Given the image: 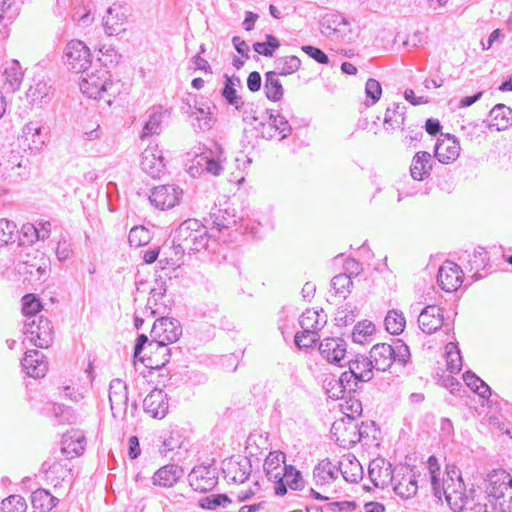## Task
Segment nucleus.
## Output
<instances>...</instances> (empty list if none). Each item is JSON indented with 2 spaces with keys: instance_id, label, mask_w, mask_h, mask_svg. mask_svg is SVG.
Listing matches in <instances>:
<instances>
[{
  "instance_id": "4c0bfd02",
  "label": "nucleus",
  "mask_w": 512,
  "mask_h": 512,
  "mask_svg": "<svg viewBox=\"0 0 512 512\" xmlns=\"http://www.w3.org/2000/svg\"><path fill=\"white\" fill-rule=\"evenodd\" d=\"M58 503V499L45 489H37L31 495L34 512H49Z\"/></svg>"
},
{
  "instance_id": "864d4df0",
  "label": "nucleus",
  "mask_w": 512,
  "mask_h": 512,
  "mask_svg": "<svg viewBox=\"0 0 512 512\" xmlns=\"http://www.w3.org/2000/svg\"><path fill=\"white\" fill-rule=\"evenodd\" d=\"M445 355H446L447 369L453 374L460 372L461 368H462V358H461L460 350L455 343L449 342L446 345Z\"/></svg>"
},
{
  "instance_id": "a211bd4d",
  "label": "nucleus",
  "mask_w": 512,
  "mask_h": 512,
  "mask_svg": "<svg viewBox=\"0 0 512 512\" xmlns=\"http://www.w3.org/2000/svg\"><path fill=\"white\" fill-rule=\"evenodd\" d=\"M127 14L123 7H109L102 18L104 32L108 36H117L126 31Z\"/></svg>"
},
{
  "instance_id": "f3484780",
  "label": "nucleus",
  "mask_w": 512,
  "mask_h": 512,
  "mask_svg": "<svg viewBox=\"0 0 512 512\" xmlns=\"http://www.w3.org/2000/svg\"><path fill=\"white\" fill-rule=\"evenodd\" d=\"M20 140L32 152H40L47 141V133L38 121H29L22 127Z\"/></svg>"
},
{
  "instance_id": "5701e85b",
  "label": "nucleus",
  "mask_w": 512,
  "mask_h": 512,
  "mask_svg": "<svg viewBox=\"0 0 512 512\" xmlns=\"http://www.w3.org/2000/svg\"><path fill=\"white\" fill-rule=\"evenodd\" d=\"M442 309L437 305L426 306L418 317L419 328L426 334L435 333L443 326Z\"/></svg>"
},
{
  "instance_id": "e2e57ef3",
  "label": "nucleus",
  "mask_w": 512,
  "mask_h": 512,
  "mask_svg": "<svg viewBox=\"0 0 512 512\" xmlns=\"http://www.w3.org/2000/svg\"><path fill=\"white\" fill-rule=\"evenodd\" d=\"M41 309L40 301L33 295L28 294L22 298V310L26 319L28 317L39 316L37 313Z\"/></svg>"
},
{
  "instance_id": "680f3d73",
  "label": "nucleus",
  "mask_w": 512,
  "mask_h": 512,
  "mask_svg": "<svg viewBox=\"0 0 512 512\" xmlns=\"http://www.w3.org/2000/svg\"><path fill=\"white\" fill-rule=\"evenodd\" d=\"M390 345L394 350L392 351L394 362L397 361L400 364L405 365L410 358L409 347L400 339L395 340L393 344Z\"/></svg>"
},
{
  "instance_id": "79ce46f5",
  "label": "nucleus",
  "mask_w": 512,
  "mask_h": 512,
  "mask_svg": "<svg viewBox=\"0 0 512 512\" xmlns=\"http://www.w3.org/2000/svg\"><path fill=\"white\" fill-rule=\"evenodd\" d=\"M385 329L391 335L401 334L406 326V318L402 311L391 309L387 312L384 319Z\"/></svg>"
},
{
  "instance_id": "774afa93",
  "label": "nucleus",
  "mask_w": 512,
  "mask_h": 512,
  "mask_svg": "<svg viewBox=\"0 0 512 512\" xmlns=\"http://www.w3.org/2000/svg\"><path fill=\"white\" fill-rule=\"evenodd\" d=\"M302 50L311 58H313L316 62L320 64H328L329 58L328 56L319 48L305 45L302 46Z\"/></svg>"
},
{
  "instance_id": "c756f323",
  "label": "nucleus",
  "mask_w": 512,
  "mask_h": 512,
  "mask_svg": "<svg viewBox=\"0 0 512 512\" xmlns=\"http://www.w3.org/2000/svg\"><path fill=\"white\" fill-rule=\"evenodd\" d=\"M512 125V109L504 104L495 105L489 113L488 127L503 131Z\"/></svg>"
},
{
  "instance_id": "c85d7f7f",
  "label": "nucleus",
  "mask_w": 512,
  "mask_h": 512,
  "mask_svg": "<svg viewBox=\"0 0 512 512\" xmlns=\"http://www.w3.org/2000/svg\"><path fill=\"white\" fill-rule=\"evenodd\" d=\"M390 344L378 343L374 345L370 351V360L375 369L379 371H386L391 367L394 362Z\"/></svg>"
},
{
  "instance_id": "cd10ccee",
  "label": "nucleus",
  "mask_w": 512,
  "mask_h": 512,
  "mask_svg": "<svg viewBox=\"0 0 512 512\" xmlns=\"http://www.w3.org/2000/svg\"><path fill=\"white\" fill-rule=\"evenodd\" d=\"M432 170V157L426 151L417 152L411 162L410 174L414 180L422 181L430 176Z\"/></svg>"
},
{
  "instance_id": "e433bc0d",
  "label": "nucleus",
  "mask_w": 512,
  "mask_h": 512,
  "mask_svg": "<svg viewBox=\"0 0 512 512\" xmlns=\"http://www.w3.org/2000/svg\"><path fill=\"white\" fill-rule=\"evenodd\" d=\"M349 369L355 375V384L360 382H368L373 378L374 366L370 358L360 356L353 361H349Z\"/></svg>"
},
{
  "instance_id": "7c9ffc66",
  "label": "nucleus",
  "mask_w": 512,
  "mask_h": 512,
  "mask_svg": "<svg viewBox=\"0 0 512 512\" xmlns=\"http://www.w3.org/2000/svg\"><path fill=\"white\" fill-rule=\"evenodd\" d=\"M17 0H0V36L6 38L9 35V26L19 14Z\"/></svg>"
},
{
  "instance_id": "2f4dec72",
  "label": "nucleus",
  "mask_w": 512,
  "mask_h": 512,
  "mask_svg": "<svg viewBox=\"0 0 512 512\" xmlns=\"http://www.w3.org/2000/svg\"><path fill=\"white\" fill-rule=\"evenodd\" d=\"M183 475V469L175 464H169L158 469L153 477V484L161 487H172Z\"/></svg>"
},
{
  "instance_id": "69168bd1",
  "label": "nucleus",
  "mask_w": 512,
  "mask_h": 512,
  "mask_svg": "<svg viewBox=\"0 0 512 512\" xmlns=\"http://www.w3.org/2000/svg\"><path fill=\"white\" fill-rule=\"evenodd\" d=\"M346 389L343 387L341 382L337 379H333L327 382L326 392L329 398L340 399L344 397Z\"/></svg>"
},
{
  "instance_id": "412c9836",
  "label": "nucleus",
  "mask_w": 512,
  "mask_h": 512,
  "mask_svg": "<svg viewBox=\"0 0 512 512\" xmlns=\"http://www.w3.org/2000/svg\"><path fill=\"white\" fill-rule=\"evenodd\" d=\"M346 342L341 338L328 337L319 344V352L323 359L329 363L342 366L341 361L346 355Z\"/></svg>"
},
{
  "instance_id": "f257e3e1",
  "label": "nucleus",
  "mask_w": 512,
  "mask_h": 512,
  "mask_svg": "<svg viewBox=\"0 0 512 512\" xmlns=\"http://www.w3.org/2000/svg\"><path fill=\"white\" fill-rule=\"evenodd\" d=\"M181 335L182 327L177 319L161 317L154 322L150 331L149 349H155L156 354L161 355V360H154L152 357V367H164L169 362L171 350L168 345L176 342Z\"/></svg>"
},
{
  "instance_id": "5fc2aeb1",
  "label": "nucleus",
  "mask_w": 512,
  "mask_h": 512,
  "mask_svg": "<svg viewBox=\"0 0 512 512\" xmlns=\"http://www.w3.org/2000/svg\"><path fill=\"white\" fill-rule=\"evenodd\" d=\"M17 233V226L13 221L0 218V247L13 244Z\"/></svg>"
},
{
  "instance_id": "13d9d810",
  "label": "nucleus",
  "mask_w": 512,
  "mask_h": 512,
  "mask_svg": "<svg viewBox=\"0 0 512 512\" xmlns=\"http://www.w3.org/2000/svg\"><path fill=\"white\" fill-rule=\"evenodd\" d=\"M27 504L20 495H10L1 503V512H26Z\"/></svg>"
},
{
  "instance_id": "dca6fc26",
  "label": "nucleus",
  "mask_w": 512,
  "mask_h": 512,
  "mask_svg": "<svg viewBox=\"0 0 512 512\" xmlns=\"http://www.w3.org/2000/svg\"><path fill=\"white\" fill-rule=\"evenodd\" d=\"M437 281L442 290L454 292L463 282V272L459 265L446 261L439 268Z\"/></svg>"
},
{
  "instance_id": "2eb2a0df",
  "label": "nucleus",
  "mask_w": 512,
  "mask_h": 512,
  "mask_svg": "<svg viewBox=\"0 0 512 512\" xmlns=\"http://www.w3.org/2000/svg\"><path fill=\"white\" fill-rule=\"evenodd\" d=\"M141 169L152 178H158L164 172L163 153L157 144H149L141 154Z\"/></svg>"
},
{
  "instance_id": "ddd939ff",
  "label": "nucleus",
  "mask_w": 512,
  "mask_h": 512,
  "mask_svg": "<svg viewBox=\"0 0 512 512\" xmlns=\"http://www.w3.org/2000/svg\"><path fill=\"white\" fill-rule=\"evenodd\" d=\"M395 471L396 473L391 483L394 492L403 499H409L415 496L418 491V483L413 470L409 467L401 466Z\"/></svg>"
},
{
  "instance_id": "3c124183",
  "label": "nucleus",
  "mask_w": 512,
  "mask_h": 512,
  "mask_svg": "<svg viewBox=\"0 0 512 512\" xmlns=\"http://www.w3.org/2000/svg\"><path fill=\"white\" fill-rule=\"evenodd\" d=\"M210 219L213 225L211 229L216 228L218 232L222 229L230 228L236 223L235 215L227 209H216L211 213Z\"/></svg>"
},
{
  "instance_id": "49530a36",
  "label": "nucleus",
  "mask_w": 512,
  "mask_h": 512,
  "mask_svg": "<svg viewBox=\"0 0 512 512\" xmlns=\"http://www.w3.org/2000/svg\"><path fill=\"white\" fill-rule=\"evenodd\" d=\"M190 118L193 120L194 127L201 131H206L212 128L214 120L211 116L210 107H195L189 112Z\"/></svg>"
},
{
  "instance_id": "0eeeda50",
  "label": "nucleus",
  "mask_w": 512,
  "mask_h": 512,
  "mask_svg": "<svg viewBox=\"0 0 512 512\" xmlns=\"http://www.w3.org/2000/svg\"><path fill=\"white\" fill-rule=\"evenodd\" d=\"M25 341L38 348H48L53 341L51 322L43 316L28 317L24 323Z\"/></svg>"
},
{
  "instance_id": "a19ab883",
  "label": "nucleus",
  "mask_w": 512,
  "mask_h": 512,
  "mask_svg": "<svg viewBox=\"0 0 512 512\" xmlns=\"http://www.w3.org/2000/svg\"><path fill=\"white\" fill-rule=\"evenodd\" d=\"M46 478L56 488L71 478V469L66 463L55 462L46 470Z\"/></svg>"
},
{
  "instance_id": "473e14b6",
  "label": "nucleus",
  "mask_w": 512,
  "mask_h": 512,
  "mask_svg": "<svg viewBox=\"0 0 512 512\" xmlns=\"http://www.w3.org/2000/svg\"><path fill=\"white\" fill-rule=\"evenodd\" d=\"M337 467L347 482L356 483L362 479L363 468L353 455L344 456Z\"/></svg>"
},
{
  "instance_id": "423d86ee",
  "label": "nucleus",
  "mask_w": 512,
  "mask_h": 512,
  "mask_svg": "<svg viewBox=\"0 0 512 512\" xmlns=\"http://www.w3.org/2000/svg\"><path fill=\"white\" fill-rule=\"evenodd\" d=\"M487 496L495 500L500 512H512V477L501 471L489 476Z\"/></svg>"
},
{
  "instance_id": "f704fd0d",
  "label": "nucleus",
  "mask_w": 512,
  "mask_h": 512,
  "mask_svg": "<svg viewBox=\"0 0 512 512\" xmlns=\"http://www.w3.org/2000/svg\"><path fill=\"white\" fill-rule=\"evenodd\" d=\"M326 323L327 315L323 310L306 309L299 320L302 330L316 333H319Z\"/></svg>"
},
{
  "instance_id": "09e8293b",
  "label": "nucleus",
  "mask_w": 512,
  "mask_h": 512,
  "mask_svg": "<svg viewBox=\"0 0 512 512\" xmlns=\"http://www.w3.org/2000/svg\"><path fill=\"white\" fill-rule=\"evenodd\" d=\"M465 384L481 398L487 399L491 396L490 387L472 371L463 374Z\"/></svg>"
},
{
  "instance_id": "a878e982",
  "label": "nucleus",
  "mask_w": 512,
  "mask_h": 512,
  "mask_svg": "<svg viewBox=\"0 0 512 512\" xmlns=\"http://www.w3.org/2000/svg\"><path fill=\"white\" fill-rule=\"evenodd\" d=\"M223 472L225 478L233 483H243L251 473V464L247 458L230 459L225 463Z\"/></svg>"
},
{
  "instance_id": "b1692460",
  "label": "nucleus",
  "mask_w": 512,
  "mask_h": 512,
  "mask_svg": "<svg viewBox=\"0 0 512 512\" xmlns=\"http://www.w3.org/2000/svg\"><path fill=\"white\" fill-rule=\"evenodd\" d=\"M22 369L32 378L43 377L48 369L44 355L38 350H28L21 361Z\"/></svg>"
},
{
  "instance_id": "c03bdc74",
  "label": "nucleus",
  "mask_w": 512,
  "mask_h": 512,
  "mask_svg": "<svg viewBox=\"0 0 512 512\" xmlns=\"http://www.w3.org/2000/svg\"><path fill=\"white\" fill-rule=\"evenodd\" d=\"M264 91L266 97L273 102H278L284 95V88L274 72L265 74Z\"/></svg>"
},
{
  "instance_id": "c9c22d12",
  "label": "nucleus",
  "mask_w": 512,
  "mask_h": 512,
  "mask_svg": "<svg viewBox=\"0 0 512 512\" xmlns=\"http://www.w3.org/2000/svg\"><path fill=\"white\" fill-rule=\"evenodd\" d=\"M26 98L32 106L42 107L51 100V86L39 80L29 87Z\"/></svg>"
},
{
  "instance_id": "4be33fe9",
  "label": "nucleus",
  "mask_w": 512,
  "mask_h": 512,
  "mask_svg": "<svg viewBox=\"0 0 512 512\" xmlns=\"http://www.w3.org/2000/svg\"><path fill=\"white\" fill-rule=\"evenodd\" d=\"M146 413L156 419H162L168 412L169 404L167 394L161 389H153L143 400Z\"/></svg>"
},
{
  "instance_id": "4468645a",
  "label": "nucleus",
  "mask_w": 512,
  "mask_h": 512,
  "mask_svg": "<svg viewBox=\"0 0 512 512\" xmlns=\"http://www.w3.org/2000/svg\"><path fill=\"white\" fill-rule=\"evenodd\" d=\"M268 122H261V135L264 139L271 140L278 137L282 140L288 137L292 132V127L288 120L280 113L274 114L272 111H266Z\"/></svg>"
},
{
  "instance_id": "7ed1b4c3",
  "label": "nucleus",
  "mask_w": 512,
  "mask_h": 512,
  "mask_svg": "<svg viewBox=\"0 0 512 512\" xmlns=\"http://www.w3.org/2000/svg\"><path fill=\"white\" fill-rule=\"evenodd\" d=\"M432 489L434 496L438 500L441 501L442 497H445L447 504L454 512L465 506L464 500L468 496L465 493V486L460 472L455 467L448 468L442 479L433 476Z\"/></svg>"
},
{
  "instance_id": "9d476101",
  "label": "nucleus",
  "mask_w": 512,
  "mask_h": 512,
  "mask_svg": "<svg viewBox=\"0 0 512 512\" xmlns=\"http://www.w3.org/2000/svg\"><path fill=\"white\" fill-rule=\"evenodd\" d=\"M193 490L205 493L211 491L218 483L217 468L213 465H197L188 475Z\"/></svg>"
},
{
  "instance_id": "052dcab7",
  "label": "nucleus",
  "mask_w": 512,
  "mask_h": 512,
  "mask_svg": "<svg viewBox=\"0 0 512 512\" xmlns=\"http://www.w3.org/2000/svg\"><path fill=\"white\" fill-rule=\"evenodd\" d=\"M319 340V333L313 331L298 332L295 335L294 342L299 349H309Z\"/></svg>"
},
{
  "instance_id": "603ef678",
  "label": "nucleus",
  "mask_w": 512,
  "mask_h": 512,
  "mask_svg": "<svg viewBox=\"0 0 512 512\" xmlns=\"http://www.w3.org/2000/svg\"><path fill=\"white\" fill-rule=\"evenodd\" d=\"M281 482L286 490L288 487L292 490H302L305 487L301 472L293 465L286 466L285 476L282 477Z\"/></svg>"
},
{
  "instance_id": "58836bf2",
  "label": "nucleus",
  "mask_w": 512,
  "mask_h": 512,
  "mask_svg": "<svg viewBox=\"0 0 512 512\" xmlns=\"http://www.w3.org/2000/svg\"><path fill=\"white\" fill-rule=\"evenodd\" d=\"M240 85V79L238 77H229L225 75V85L221 91L223 98L228 104L234 106L237 110H240L244 102L241 96L238 95L236 87Z\"/></svg>"
},
{
  "instance_id": "a18cd8bd",
  "label": "nucleus",
  "mask_w": 512,
  "mask_h": 512,
  "mask_svg": "<svg viewBox=\"0 0 512 512\" xmlns=\"http://www.w3.org/2000/svg\"><path fill=\"white\" fill-rule=\"evenodd\" d=\"M22 168L21 156L19 153L11 152L6 159L0 162V172L4 180H12L14 177H20L19 172L15 170Z\"/></svg>"
},
{
  "instance_id": "f8f14e48",
  "label": "nucleus",
  "mask_w": 512,
  "mask_h": 512,
  "mask_svg": "<svg viewBox=\"0 0 512 512\" xmlns=\"http://www.w3.org/2000/svg\"><path fill=\"white\" fill-rule=\"evenodd\" d=\"M182 194L183 191L178 186L161 185L151 190L149 201L160 210L170 209L179 203Z\"/></svg>"
},
{
  "instance_id": "6e6d98bb",
  "label": "nucleus",
  "mask_w": 512,
  "mask_h": 512,
  "mask_svg": "<svg viewBox=\"0 0 512 512\" xmlns=\"http://www.w3.org/2000/svg\"><path fill=\"white\" fill-rule=\"evenodd\" d=\"M152 238L149 229L144 226L133 227L128 235V241L131 246L140 247L148 244Z\"/></svg>"
},
{
  "instance_id": "393cba45",
  "label": "nucleus",
  "mask_w": 512,
  "mask_h": 512,
  "mask_svg": "<svg viewBox=\"0 0 512 512\" xmlns=\"http://www.w3.org/2000/svg\"><path fill=\"white\" fill-rule=\"evenodd\" d=\"M338 477V467L329 459L320 461L313 469V482L319 489L331 485Z\"/></svg>"
},
{
  "instance_id": "6e6552de",
  "label": "nucleus",
  "mask_w": 512,
  "mask_h": 512,
  "mask_svg": "<svg viewBox=\"0 0 512 512\" xmlns=\"http://www.w3.org/2000/svg\"><path fill=\"white\" fill-rule=\"evenodd\" d=\"M286 455L281 451H272L265 458L263 469L267 479L274 484L276 495L283 496L287 493L281 479L285 476Z\"/></svg>"
},
{
  "instance_id": "338daca9",
  "label": "nucleus",
  "mask_w": 512,
  "mask_h": 512,
  "mask_svg": "<svg viewBox=\"0 0 512 512\" xmlns=\"http://www.w3.org/2000/svg\"><path fill=\"white\" fill-rule=\"evenodd\" d=\"M427 43V35L424 31L417 30L407 37L404 45L411 48L424 46Z\"/></svg>"
},
{
  "instance_id": "8fccbe9b",
  "label": "nucleus",
  "mask_w": 512,
  "mask_h": 512,
  "mask_svg": "<svg viewBox=\"0 0 512 512\" xmlns=\"http://www.w3.org/2000/svg\"><path fill=\"white\" fill-rule=\"evenodd\" d=\"M321 27L322 31L327 35H331L332 33L340 32L341 25H347L348 21L346 18L336 12L326 13L321 19Z\"/></svg>"
},
{
  "instance_id": "6ab92c4d",
  "label": "nucleus",
  "mask_w": 512,
  "mask_h": 512,
  "mask_svg": "<svg viewBox=\"0 0 512 512\" xmlns=\"http://www.w3.org/2000/svg\"><path fill=\"white\" fill-rule=\"evenodd\" d=\"M394 472L392 465L383 458L373 459L369 463L368 475L375 487H388L394 479Z\"/></svg>"
},
{
  "instance_id": "bb28decb",
  "label": "nucleus",
  "mask_w": 512,
  "mask_h": 512,
  "mask_svg": "<svg viewBox=\"0 0 512 512\" xmlns=\"http://www.w3.org/2000/svg\"><path fill=\"white\" fill-rule=\"evenodd\" d=\"M85 437L81 431L73 430L63 435L61 452L67 458L79 456L84 451Z\"/></svg>"
},
{
  "instance_id": "aec40b11",
  "label": "nucleus",
  "mask_w": 512,
  "mask_h": 512,
  "mask_svg": "<svg viewBox=\"0 0 512 512\" xmlns=\"http://www.w3.org/2000/svg\"><path fill=\"white\" fill-rule=\"evenodd\" d=\"M460 144L455 136L442 135L435 145V157L442 164L456 161L460 155Z\"/></svg>"
},
{
  "instance_id": "72a5a7b5",
  "label": "nucleus",
  "mask_w": 512,
  "mask_h": 512,
  "mask_svg": "<svg viewBox=\"0 0 512 512\" xmlns=\"http://www.w3.org/2000/svg\"><path fill=\"white\" fill-rule=\"evenodd\" d=\"M168 110L162 106H155L148 110V120L146 121L141 138L144 139L151 135H158L162 130V122Z\"/></svg>"
},
{
  "instance_id": "f03ea898",
  "label": "nucleus",
  "mask_w": 512,
  "mask_h": 512,
  "mask_svg": "<svg viewBox=\"0 0 512 512\" xmlns=\"http://www.w3.org/2000/svg\"><path fill=\"white\" fill-rule=\"evenodd\" d=\"M79 87L89 98L104 100L111 105L113 99L122 92L124 84L120 80H114L106 69H99L83 77Z\"/></svg>"
},
{
  "instance_id": "20e7f679",
  "label": "nucleus",
  "mask_w": 512,
  "mask_h": 512,
  "mask_svg": "<svg viewBox=\"0 0 512 512\" xmlns=\"http://www.w3.org/2000/svg\"><path fill=\"white\" fill-rule=\"evenodd\" d=\"M211 237H216V235L209 234L207 227L199 220L188 219L182 222L176 230L175 241L183 251L195 253L205 249Z\"/></svg>"
},
{
  "instance_id": "37998d69",
  "label": "nucleus",
  "mask_w": 512,
  "mask_h": 512,
  "mask_svg": "<svg viewBox=\"0 0 512 512\" xmlns=\"http://www.w3.org/2000/svg\"><path fill=\"white\" fill-rule=\"evenodd\" d=\"M300 66L301 61L297 56L278 57L274 61L275 70L273 72L276 73V76H288L298 71Z\"/></svg>"
},
{
  "instance_id": "9b49d317",
  "label": "nucleus",
  "mask_w": 512,
  "mask_h": 512,
  "mask_svg": "<svg viewBox=\"0 0 512 512\" xmlns=\"http://www.w3.org/2000/svg\"><path fill=\"white\" fill-rule=\"evenodd\" d=\"M128 388L121 379H113L109 385V402L114 418L125 420L128 412Z\"/></svg>"
},
{
  "instance_id": "de8ad7c7",
  "label": "nucleus",
  "mask_w": 512,
  "mask_h": 512,
  "mask_svg": "<svg viewBox=\"0 0 512 512\" xmlns=\"http://www.w3.org/2000/svg\"><path fill=\"white\" fill-rule=\"evenodd\" d=\"M375 331L376 327L371 321L363 320L354 326L352 339L359 344L369 343L372 341Z\"/></svg>"
},
{
  "instance_id": "bf43d9fd",
  "label": "nucleus",
  "mask_w": 512,
  "mask_h": 512,
  "mask_svg": "<svg viewBox=\"0 0 512 512\" xmlns=\"http://www.w3.org/2000/svg\"><path fill=\"white\" fill-rule=\"evenodd\" d=\"M353 285L350 275L345 273L336 275L331 280V286L334 289L336 294H339L343 297L346 296L347 293L350 292V289Z\"/></svg>"
},
{
  "instance_id": "1a4fd4ad",
  "label": "nucleus",
  "mask_w": 512,
  "mask_h": 512,
  "mask_svg": "<svg viewBox=\"0 0 512 512\" xmlns=\"http://www.w3.org/2000/svg\"><path fill=\"white\" fill-rule=\"evenodd\" d=\"M65 65L68 69L80 73L85 72L92 63L90 49L80 40H71L64 50Z\"/></svg>"
},
{
  "instance_id": "4d7b16f0",
  "label": "nucleus",
  "mask_w": 512,
  "mask_h": 512,
  "mask_svg": "<svg viewBox=\"0 0 512 512\" xmlns=\"http://www.w3.org/2000/svg\"><path fill=\"white\" fill-rule=\"evenodd\" d=\"M485 498L481 494H476L475 491H470V495L464 500L465 506L458 509L457 512H489L487 504L481 501Z\"/></svg>"
},
{
  "instance_id": "ea45409f",
  "label": "nucleus",
  "mask_w": 512,
  "mask_h": 512,
  "mask_svg": "<svg viewBox=\"0 0 512 512\" xmlns=\"http://www.w3.org/2000/svg\"><path fill=\"white\" fill-rule=\"evenodd\" d=\"M406 107L399 103H394L392 107H388L384 116V128L386 130H395L402 128L405 120Z\"/></svg>"
},
{
  "instance_id": "39448f33",
  "label": "nucleus",
  "mask_w": 512,
  "mask_h": 512,
  "mask_svg": "<svg viewBox=\"0 0 512 512\" xmlns=\"http://www.w3.org/2000/svg\"><path fill=\"white\" fill-rule=\"evenodd\" d=\"M225 156L220 145L214 144L213 148H203L190 160L187 172L192 177L202 175L219 176L224 170Z\"/></svg>"
},
{
  "instance_id": "0e129e2a",
  "label": "nucleus",
  "mask_w": 512,
  "mask_h": 512,
  "mask_svg": "<svg viewBox=\"0 0 512 512\" xmlns=\"http://www.w3.org/2000/svg\"><path fill=\"white\" fill-rule=\"evenodd\" d=\"M365 92L367 98L371 100L369 105H374L381 97L382 87L376 79L370 78L366 82Z\"/></svg>"
}]
</instances>
